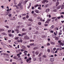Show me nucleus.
<instances>
[{
  "mask_svg": "<svg viewBox=\"0 0 64 64\" xmlns=\"http://www.w3.org/2000/svg\"><path fill=\"white\" fill-rule=\"evenodd\" d=\"M56 17H54L52 18V19H56Z\"/></svg>",
  "mask_w": 64,
  "mask_h": 64,
  "instance_id": "42",
  "label": "nucleus"
},
{
  "mask_svg": "<svg viewBox=\"0 0 64 64\" xmlns=\"http://www.w3.org/2000/svg\"><path fill=\"white\" fill-rule=\"evenodd\" d=\"M33 61H35L36 60V58H34L33 59Z\"/></svg>",
  "mask_w": 64,
  "mask_h": 64,
  "instance_id": "37",
  "label": "nucleus"
},
{
  "mask_svg": "<svg viewBox=\"0 0 64 64\" xmlns=\"http://www.w3.org/2000/svg\"><path fill=\"white\" fill-rule=\"evenodd\" d=\"M36 54V55H38V54H39V53L38 52H35Z\"/></svg>",
  "mask_w": 64,
  "mask_h": 64,
  "instance_id": "36",
  "label": "nucleus"
},
{
  "mask_svg": "<svg viewBox=\"0 0 64 64\" xmlns=\"http://www.w3.org/2000/svg\"><path fill=\"white\" fill-rule=\"evenodd\" d=\"M42 52L40 53L39 55H38V57H40V56H41L42 55Z\"/></svg>",
  "mask_w": 64,
  "mask_h": 64,
  "instance_id": "22",
  "label": "nucleus"
},
{
  "mask_svg": "<svg viewBox=\"0 0 64 64\" xmlns=\"http://www.w3.org/2000/svg\"><path fill=\"white\" fill-rule=\"evenodd\" d=\"M16 9H19L20 8L19 7L17 6L16 7Z\"/></svg>",
  "mask_w": 64,
  "mask_h": 64,
  "instance_id": "39",
  "label": "nucleus"
},
{
  "mask_svg": "<svg viewBox=\"0 0 64 64\" xmlns=\"http://www.w3.org/2000/svg\"><path fill=\"white\" fill-rule=\"evenodd\" d=\"M39 48V47H34V48L33 50H36V49H38Z\"/></svg>",
  "mask_w": 64,
  "mask_h": 64,
  "instance_id": "10",
  "label": "nucleus"
},
{
  "mask_svg": "<svg viewBox=\"0 0 64 64\" xmlns=\"http://www.w3.org/2000/svg\"><path fill=\"white\" fill-rule=\"evenodd\" d=\"M48 24H44L45 26H48Z\"/></svg>",
  "mask_w": 64,
  "mask_h": 64,
  "instance_id": "62",
  "label": "nucleus"
},
{
  "mask_svg": "<svg viewBox=\"0 0 64 64\" xmlns=\"http://www.w3.org/2000/svg\"><path fill=\"white\" fill-rule=\"evenodd\" d=\"M1 44H2V45H3V46H4L5 45V43L3 42H1Z\"/></svg>",
  "mask_w": 64,
  "mask_h": 64,
  "instance_id": "25",
  "label": "nucleus"
},
{
  "mask_svg": "<svg viewBox=\"0 0 64 64\" xmlns=\"http://www.w3.org/2000/svg\"><path fill=\"white\" fill-rule=\"evenodd\" d=\"M19 38L18 37H16L14 38L15 40H17V39H18Z\"/></svg>",
  "mask_w": 64,
  "mask_h": 64,
  "instance_id": "30",
  "label": "nucleus"
},
{
  "mask_svg": "<svg viewBox=\"0 0 64 64\" xmlns=\"http://www.w3.org/2000/svg\"><path fill=\"white\" fill-rule=\"evenodd\" d=\"M43 57L44 58H46L47 57V56L46 55H43Z\"/></svg>",
  "mask_w": 64,
  "mask_h": 64,
  "instance_id": "33",
  "label": "nucleus"
},
{
  "mask_svg": "<svg viewBox=\"0 0 64 64\" xmlns=\"http://www.w3.org/2000/svg\"><path fill=\"white\" fill-rule=\"evenodd\" d=\"M38 33V31H36L35 33V34H37Z\"/></svg>",
  "mask_w": 64,
  "mask_h": 64,
  "instance_id": "58",
  "label": "nucleus"
},
{
  "mask_svg": "<svg viewBox=\"0 0 64 64\" xmlns=\"http://www.w3.org/2000/svg\"><path fill=\"white\" fill-rule=\"evenodd\" d=\"M34 11H32V12L31 13L32 14H34Z\"/></svg>",
  "mask_w": 64,
  "mask_h": 64,
  "instance_id": "55",
  "label": "nucleus"
},
{
  "mask_svg": "<svg viewBox=\"0 0 64 64\" xmlns=\"http://www.w3.org/2000/svg\"><path fill=\"white\" fill-rule=\"evenodd\" d=\"M32 59V58H28V60H31Z\"/></svg>",
  "mask_w": 64,
  "mask_h": 64,
  "instance_id": "56",
  "label": "nucleus"
},
{
  "mask_svg": "<svg viewBox=\"0 0 64 64\" xmlns=\"http://www.w3.org/2000/svg\"><path fill=\"white\" fill-rule=\"evenodd\" d=\"M20 42H21V43H22V42L23 41V40H20Z\"/></svg>",
  "mask_w": 64,
  "mask_h": 64,
  "instance_id": "60",
  "label": "nucleus"
},
{
  "mask_svg": "<svg viewBox=\"0 0 64 64\" xmlns=\"http://www.w3.org/2000/svg\"><path fill=\"white\" fill-rule=\"evenodd\" d=\"M59 2H57L56 3V6H57L59 5Z\"/></svg>",
  "mask_w": 64,
  "mask_h": 64,
  "instance_id": "14",
  "label": "nucleus"
},
{
  "mask_svg": "<svg viewBox=\"0 0 64 64\" xmlns=\"http://www.w3.org/2000/svg\"><path fill=\"white\" fill-rule=\"evenodd\" d=\"M38 25H41V22H38Z\"/></svg>",
  "mask_w": 64,
  "mask_h": 64,
  "instance_id": "34",
  "label": "nucleus"
},
{
  "mask_svg": "<svg viewBox=\"0 0 64 64\" xmlns=\"http://www.w3.org/2000/svg\"><path fill=\"white\" fill-rule=\"evenodd\" d=\"M11 15H12V14H8V16L9 17H11Z\"/></svg>",
  "mask_w": 64,
  "mask_h": 64,
  "instance_id": "52",
  "label": "nucleus"
},
{
  "mask_svg": "<svg viewBox=\"0 0 64 64\" xmlns=\"http://www.w3.org/2000/svg\"><path fill=\"white\" fill-rule=\"evenodd\" d=\"M13 19L12 20H15V19H16V18H15V16H14L13 18Z\"/></svg>",
  "mask_w": 64,
  "mask_h": 64,
  "instance_id": "45",
  "label": "nucleus"
},
{
  "mask_svg": "<svg viewBox=\"0 0 64 64\" xmlns=\"http://www.w3.org/2000/svg\"><path fill=\"white\" fill-rule=\"evenodd\" d=\"M57 9H54L53 10V12H57Z\"/></svg>",
  "mask_w": 64,
  "mask_h": 64,
  "instance_id": "26",
  "label": "nucleus"
},
{
  "mask_svg": "<svg viewBox=\"0 0 64 64\" xmlns=\"http://www.w3.org/2000/svg\"><path fill=\"white\" fill-rule=\"evenodd\" d=\"M34 45V43H32V44H30V46H33Z\"/></svg>",
  "mask_w": 64,
  "mask_h": 64,
  "instance_id": "21",
  "label": "nucleus"
},
{
  "mask_svg": "<svg viewBox=\"0 0 64 64\" xmlns=\"http://www.w3.org/2000/svg\"><path fill=\"white\" fill-rule=\"evenodd\" d=\"M34 11V12H35L36 13H40V12H39V11L38 10H35Z\"/></svg>",
  "mask_w": 64,
  "mask_h": 64,
  "instance_id": "3",
  "label": "nucleus"
},
{
  "mask_svg": "<svg viewBox=\"0 0 64 64\" xmlns=\"http://www.w3.org/2000/svg\"><path fill=\"white\" fill-rule=\"evenodd\" d=\"M33 15L34 17H37V14H36L35 13H34V14H33Z\"/></svg>",
  "mask_w": 64,
  "mask_h": 64,
  "instance_id": "11",
  "label": "nucleus"
},
{
  "mask_svg": "<svg viewBox=\"0 0 64 64\" xmlns=\"http://www.w3.org/2000/svg\"><path fill=\"white\" fill-rule=\"evenodd\" d=\"M8 35L10 36V37H11V36H12V34H8Z\"/></svg>",
  "mask_w": 64,
  "mask_h": 64,
  "instance_id": "29",
  "label": "nucleus"
},
{
  "mask_svg": "<svg viewBox=\"0 0 64 64\" xmlns=\"http://www.w3.org/2000/svg\"><path fill=\"white\" fill-rule=\"evenodd\" d=\"M54 25H53L52 26H51L50 27V28L51 29H52L54 28Z\"/></svg>",
  "mask_w": 64,
  "mask_h": 64,
  "instance_id": "12",
  "label": "nucleus"
},
{
  "mask_svg": "<svg viewBox=\"0 0 64 64\" xmlns=\"http://www.w3.org/2000/svg\"><path fill=\"white\" fill-rule=\"evenodd\" d=\"M20 28V26H16V28L18 29H19V28Z\"/></svg>",
  "mask_w": 64,
  "mask_h": 64,
  "instance_id": "31",
  "label": "nucleus"
},
{
  "mask_svg": "<svg viewBox=\"0 0 64 64\" xmlns=\"http://www.w3.org/2000/svg\"><path fill=\"white\" fill-rule=\"evenodd\" d=\"M39 60L40 61H41V58H39Z\"/></svg>",
  "mask_w": 64,
  "mask_h": 64,
  "instance_id": "53",
  "label": "nucleus"
},
{
  "mask_svg": "<svg viewBox=\"0 0 64 64\" xmlns=\"http://www.w3.org/2000/svg\"><path fill=\"white\" fill-rule=\"evenodd\" d=\"M51 52H52V53H54V51H53V50H51Z\"/></svg>",
  "mask_w": 64,
  "mask_h": 64,
  "instance_id": "63",
  "label": "nucleus"
},
{
  "mask_svg": "<svg viewBox=\"0 0 64 64\" xmlns=\"http://www.w3.org/2000/svg\"><path fill=\"white\" fill-rule=\"evenodd\" d=\"M25 30V29L24 28H22V32H23V31H24Z\"/></svg>",
  "mask_w": 64,
  "mask_h": 64,
  "instance_id": "27",
  "label": "nucleus"
},
{
  "mask_svg": "<svg viewBox=\"0 0 64 64\" xmlns=\"http://www.w3.org/2000/svg\"><path fill=\"white\" fill-rule=\"evenodd\" d=\"M23 9V5H21L20 6L19 10H22Z\"/></svg>",
  "mask_w": 64,
  "mask_h": 64,
  "instance_id": "2",
  "label": "nucleus"
},
{
  "mask_svg": "<svg viewBox=\"0 0 64 64\" xmlns=\"http://www.w3.org/2000/svg\"><path fill=\"white\" fill-rule=\"evenodd\" d=\"M59 38L58 37H56L55 38V40H58Z\"/></svg>",
  "mask_w": 64,
  "mask_h": 64,
  "instance_id": "35",
  "label": "nucleus"
},
{
  "mask_svg": "<svg viewBox=\"0 0 64 64\" xmlns=\"http://www.w3.org/2000/svg\"><path fill=\"white\" fill-rule=\"evenodd\" d=\"M61 7H62L61 6H58V7L56 8V9L58 10V9H60V8H61Z\"/></svg>",
  "mask_w": 64,
  "mask_h": 64,
  "instance_id": "8",
  "label": "nucleus"
},
{
  "mask_svg": "<svg viewBox=\"0 0 64 64\" xmlns=\"http://www.w3.org/2000/svg\"><path fill=\"white\" fill-rule=\"evenodd\" d=\"M38 9H39V10H41V7H38Z\"/></svg>",
  "mask_w": 64,
  "mask_h": 64,
  "instance_id": "40",
  "label": "nucleus"
},
{
  "mask_svg": "<svg viewBox=\"0 0 64 64\" xmlns=\"http://www.w3.org/2000/svg\"><path fill=\"white\" fill-rule=\"evenodd\" d=\"M29 18V16H28V15H27L26 16V18Z\"/></svg>",
  "mask_w": 64,
  "mask_h": 64,
  "instance_id": "50",
  "label": "nucleus"
},
{
  "mask_svg": "<svg viewBox=\"0 0 64 64\" xmlns=\"http://www.w3.org/2000/svg\"><path fill=\"white\" fill-rule=\"evenodd\" d=\"M53 50L54 51H55L56 50V48H53Z\"/></svg>",
  "mask_w": 64,
  "mask_h": 64,
  "instance_id": "44",
  "label": "nucleus"
},
{
  "mask_svg": "<svg viewBox=\"0 0 64 64\" xmlns=\"http://www.w3.org/2000/svg\"><path fill=\"white\" fill-rule=\"evenodd\" d=\"M40 21H42V20H43V19H42V18H40Z\"/></svg>",
  "mask_w": 64,
  "mask_h": 64,
  "instance_id": "48",
  "label": "nucleus"
},
{
  "mask_svg": "<svg viewBox=\"0 0 64 64\" xmlns=\"http://www.w3.org/2000/svg\"><path fill=\"white\" fill-rule=\"evenodd\" d=\"M57 18L58 19H59L61 18V17L60 16L58 17Z\"/></svg>",
  "mask_w": 64,
  "mask_h": 64,
  "instance_id": "54",
  "label": "nucleus"
},
{
  "mask_svg": "<svg viewBox=\"0 0 64 64\" xmlns=\"http://www.w3.org/2000/svg\"><path fill=\"white\" fill-rule=\"evenodd\" d=\"M26 33H22V36H23V35H26Z\"/></svg>",
  "mask_w": 64,
  "mask_h": 64,
  "instance_id": "24",
  "label": "nucleus"
},
{
  "mask_svg": "<svg viewBox=\"0 0 64 64\" xmlns=\"http://www.w3.org/2000/svg\"><path fill=\"white\" fill-rule=\"evenodd\" d=\"M42 3L43 4H44L45 3V2H46L44 0H43L42 1Z\"/></svg>",
  "mask_w": 64,
  "mask_h": 64,
  "instance_id": "20",
  "label": "nucleus"
},
{
  "mask_svg": "<svg viewBox=\"0 0 64 64\" xmlns=\"http://www.w3.org/2000/svg\"><path fill=\"white\" fill-rule=\"evenodd\" d=\"M49 8H47V9H46V12H49Z\"/></svg>",
  "mask_w": 64,
  "mask_h": 64,
  "instance_id": "17",
  "label": "nucleus"
},
{
  "mask_svg": "<svg viewBox=\"0 0 64 64\" xmlns=\"http://www.w3.org/2000/svg\"><path fill=\"white\" fill-rule=\"evenodd\" d=\"M5 60H6V61H9V60L8 59L6 58V59H5Z\"/></svg>",
  "mask_w": 64,
  "mask_h": 64,
  "instance_id": "47",
  "label": "nucleus"
},
{
  "mask_svg": "<svg viewBox=\"0 0 64 64\" xmlns=\"http://www.w3.org/2000/svg\"><path fill=\"white\" fill-rule=\"evenodd\" d=\"M38 6H39V5L38 4H36V5L34 6V7L35 8H36L37 7H38Z\"/></svg>",
  "mask_w": 64,
  "mask_h": 64,
  "instance_id": "18",
  "label": "nucleus"
},
{
  "mask_svg": "<svg viewBox=\"0 0 64 64\" xmlns=\"http://www.w3.org/2000/svg\"><path fill=\"white\" fill-rule=\"evenodd\" d=\"M22 23L21 22H19L18 23V25H21V24H22Z\"/></svg>",
  "mask_w": 64,
  "mask_h": 64,
  "instance_id": "32",
  "label": "nucleus"
},
{
  "mask_svg": "<svg viewBox=\"0 0 64 64\" xmlns=\"http://www.w3.org/2000/svg\"><path fill=\"white\" fill-rule=\"evenodd\" d=\"M28 0H26L24 1V4H26V3H27V2H28Z\"/></svg>",
  "mask_w": 64,
  "mask_h": 64,
  "instance_id": "15",
  "label": "nucleus"
},
{
  "mask_svg": "<svg viewBox=\"0 0 64 64\" xmlns=\"http://www.w3.org/2000/svg\"><path fill=\"white\" fill-rule=\"evenodd\" d=\"M56 37V36H54L53 37L54 38H55Z\"/></svg>",
  "mask_w": 64,
  "mask_h": 64,
  "instance_id": "64",
  "label": "nucleus"
},
{
  "mask_svg": "<svg viewBox=\"0 0 64 64\" xmlns=\"http://www.w3.org/2000/svg\"><path fill=\"white\" fill-rule=\"evenodd\" d=\"M48 6H49V4H48L44 6V8H45V7H48Z\"/></svg>",
  "mask_w": 64,
  "mask_h": 64,
  "instance_id": "9",
  "label": "nucleus"
},
{
  "mask_svg": "<svg viewBox=\"0 0 64 64\" xmlns=\"http://www.w3.org/2000/svg\"><path fill=\"white\" fill-rule=\"evenodd\" d=\"M4 31V29L3 28H0V32H3Z\"/></svg>",
  "mask_w": 64,
  "mask_h": 64,
  "instance_id": "7",
  "label": "nucleus"
},
{
  "mask_svg": "<svg viewBox=\"0 0 64 64\" xmlns=\"http://www.w3.org/2000/svg\"><path fill=\"white\" fill-rule=\"evenodd\" d=\"M28 26H31V24H28Z\"/></svg>",
  "mask_w": 64,
  "mask_h": 64,
  "instance_id": "57",
  "label": "nucleus"
},
{
  "mask_svg": "<svg viewBox=\"0 0 64 64\" xmlns=\"http://www.w3.org/2000/svg\"><path fill=\"white\" fill-rule=\"evenodd\" d=\"M50 60L51 62H53V61H54V58H51L50 59Z\"/></svg>",
  "mask_w": 64,
  "mask_h": 64,
  "instance_id": "5",
  "label": "nucleus"
},
{
  "mask_svg": "<svg viewBox=\"0 0 64 64\" xmlns=\"http://www.w3.org/2000/svg\"><path fill=\"white\" fill-rule=\"evenodd\" d=\"M62 8H61V9L62 10V9H63L64 8V5H62Z\"/></svg>",
  "mask_w": 64,
  "mask_h": 64,
  "instance_id": "16",
  "label": "nucleus"
},
{
  "mask_svg": "<svg viewBox=\"0 0 64 64\" xmlns=\"http://www.w3.org/2000/svg\"><path fill=\"white\" fill-rule=\"evenodd\" d=\"M58 34L59 35H61L62 34V33L61 32H58Z\"/></svg>",
  "mask_w": 64,
  "mask_h": 64,
  "instance_id": "51",
  "label": "nucleus"
},
{
  "mask_svg": "<svg viewBox=\"0 0 64 64\" xmlns=\"http://www.w3.org/2000/svg\"><path fill=\"white\" fill-rule=\"evenodd\" d=\"M4 27H6L7 28H9V27L8 26H4Z\"/></svg>",
  "mask_w": 64,
  "mask_h": 64,
  "instance_id": "38",
  "label": "nucleus"
},
{
  "mask_svg": "<svg viewBox=\"0 0 64 64\" xmlns=\"http://www.w3.org/2000/svg\"><path fill=\"white\" fill-rule=\"evenodd\" d=\"M14 58L15 59H18V57L16 56H14Z\"/></svg>",
  "mask_w": 64,
  "mask_h": 64,
  "instance_id": "23",
  "label": "nucleus"
},
{
  "mask_svg": "<svg viewBox=\"0 0 64 64\" xmlns=\"http://www.w3.org/2000/svg\"><path fill=\"white\" fill-rule=\"evenodd\" d=\"M46 2V3H48V2H49V1L48 0H44Z\"/></svg>",
  "mask_w": 64,
  "mask_h": 64,
  "instance_id": "41",
  "label": "nucleus"
},
{
  "mask_svg": "<svg viewBox=\"0 0 64 64\" xmlns=\"http://www.w3.org/2000/svg\"><path fill=\"white\" fill-rule=\"evenodd\" d=\"M22 4V2H20L19 3L18 5V6H20Z\"/></svg>",
  "mask_w": 64,
  "mask_h": 64,
  "instance_id": "4",
  "label": "nucleus"
},
{
  "mask_svg": "<svg viewBox=\"0 0 64 64\" xmlns=\"http://www.w3.org/2000/svg\"><path fill=\"white\" fill-rule=\"evenodd\" d=\"M51 44H53V45H54V44H55V43L54 42H51Z\"/></svg>",
  "mask_w": 64,
  "mask_h": 64,
  "instance_id": "28",
  "label": "nucleus"
},
{
  "mask_svg": "<svg viewBox=\"0 0 64 64\" xmlns=\"http://www.w3.org/2000/svg\"><path fill=\"white\" fill-rule=\"evenodd\" d=\"M14 31L15 32H16L17 33H19V30L17 28L16 29H14Z\"/></svg>",
  "mask_w": 64,
  "mask_h": 64,
  "instance_id": "1",
  "label": "nucleus"
},
{
  "mask_svg": "<svg viewBox=\"0 0 64 64\" xmlns=\"http://www.w3.org/2000/svg\"><path fill=\"white\" fill-rule=\"evenodd\" d=\"M28 20L30 21H31V22H33V20H32V19H28Z\"/></svg>",
  "mask_w": 64,
  "mask_h": 64,
  "instance_id": "19",
  "label": "nucleus"
},
{
  "mask_svg": "<svg viewBox=\"0 0 64 64\" xmlns=\"http://www.w3.org/2000/svg\"><path fill=\"white\" fill-rule=\"evenodd\" d=\"M24 38L25 39H29V38L27 36H24Z\"/></svg>",
  "mask_w": 64,
  "mask_h": 64,
  "instance_id": "6",
  "label": "nucleus"
},
{
  "mask_svg": "<svg viewBox=\"0 0 64 64\" xmlns=\"http://www.w3.org/2000/svg\"><path fill=\"white\" fill-rule=\"evenodd\" d=\"M10 32H11V30H8V33H10Z\"/></svg>",
  "mask_w": 64,
  "mask_h": 64,
  "instance_id": "43",
  "label": "nucleus"
},
{
  "mask_svg": "<svg viewBox=\"0 0 64 64\" xmlns=\"http://www.w3.org/2000/svg\"><path fill=\"white\" fill-rule=\"evenodd\" d=\"M54 35H55V36H56V35H57V34H56V33H55V32H54Z\"/></svg>",
  "mask_w": 64,
  "mask_h": 64,
  "instance_id": "59",
  "label": "nucleus"
},
{
  "mask_svg": "<svg viewBox=\"0 0 64 64\" xmlns=\"http://www.w3.org/2000/svg\"><path fill=\"white\" fill-rule=\"evenodd\" d=\"M47 51L48 52H50V50L49 49H48Z\"/></svg>",
  "mask_w": 64,
  "mask_h": 64,
  "instance_id": "46",
  "label": "nucleus"
},
{
  "mask_svg": "<svg viewBox=\"0 0 64 64\" xmlns=\"http://www.w3.org/2000/svg\"><path fill=\"white\" fill-rule=\"evenodd\" d=\"M22 16H25L26 15V14H22Z\"/></svg>",
  "mask_w": 64,
  "mask_h": 64,
  "instance_id": "49",
  "label": "nucleus"
},
{
  "mask_svg": "<svg viewBox=\"0 0 64 64\" xmlns=\"http://www.w3.org/2000/svg\"><path fill=\"white\" fill-rule=\"evenodd\" d=\"M18 35L19 36H22V35H21V34H18Z\"/></svg>",
  "mask_w": 64,
  "mask_h": 64,
  "instance_id": "61",
  "label": "nucleus"
},
{
  "mask_svg": "<svg viewBox=\"0 0 64 64\" xmlns=\"http://www.w3.org/2000/svg\"><path fill=\"white\" fill-rule=\"evenodd\" d=\"M22 48L23 49H25L26 48V47L24 46H22Z\"/></svg>",
  "mask_w": 64,
  "mask_h": 64,
  "instance_id": "13",
  "label": "nucleus"
}]
</instances>
